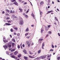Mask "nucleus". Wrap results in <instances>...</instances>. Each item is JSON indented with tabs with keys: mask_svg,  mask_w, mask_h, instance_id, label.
<instances>
[{
	"mask_svg": "<svg viewBox=\"0 0 60 60\" xmlns=\"http://www.w3.org/2000/svg\"><path fill=\"white\" fill-rule=\"evenodd\" d=\"M12 41H13L14 42H15V40L14 39H12Z\"/></svg>",
	"mask_w": 60,
	"mask_h": 60,
	"instance_id": "f704fd0d",
	"label": "nucleus"
},
{
	"mask_svg": "<svg viewBox=\"0 0 60 60\" xmlns=\"http://www.w3.org/2000/svg\"><path fill=\"white\" fill-rule=\"evenodd\" d=\"M17 47L18 49H20V46L19 45H18L17 46Z\"/></svg>",
	"mask_w": 60,
	"mask_h": 60,
	"instance_id": "ea45409f",
	"label": "nucleus"
},
{
	"mask_svg": "<svg viewBox=\"0 0 60 60\" xmlns=\"http://www.w3.org/2000/svg\"><path fill=\"white\" fill-rule=\"evenodd\" d=\"M14 29L16 30V31H17V30H18V28L17 27H15L14 28Z\"/></svg>",
	"mask_w": 60,
	"mask_h": 60,
	"instance_id": "72a5a7b5",
	"label": "nucleus"
},
{
	"mask_svg": "<svg viewBox=\"0 0 60 60\" xmlns=\"http://www.w3.org/2000/svg\"><path fill=\"white\" fill-rule=\"evenodd\" d=\"M22 46L23 47H25V45H23Z\"/></svg>",
	"mask_w": 60,
	"mask_h": 60,
	"instance_id": "13d9d810",
	"label": "nucleus"
},
{
	"mask_svg": "<svg viewBox=\"0 0 60 60\" xmlns=\"http://www.w3.org/2000/svg\"><path fill=\"white\" fill-rule=\"evenodd\" d=\"M25 17L26 18H27L28 17V15H25Z\"/></svg>",
	"mask_w": 60,
	"mask_h": 60,
	"instance_id": "4c0bfd02",
	"label": "nucleus"
},
{
	"mask_svg": "<svg viewBox=\"0 0 60 60\" xmlns=\"http://www.w3.org/2000/svg\"><path fill=\"white\" fill-rule=\"evenodd\" d=\"M24 58L25 60H27V59H28L27 57H26V56H24Z\"/></svg>",
	"mask_w": 60,
	"mask_h": 60,
	"instance_id": "2eb2a0df",
	"label": "nucleus"
},
{
	"mask_svg": "<svg viewBox=\"0 0 60 60\" xmlns=\"http://www.w3.org/2000/svg\"><path fill=\"white\" fill-rule=\"evenodd\" d=\"M29 34V33H26L25 34V36H26V35H28Z\"/></svg>",
	"mask_w": 60,
	"mask_h": 60,
	"instance_id": "2f4dec72",
	"label": "nucleus"
},
{
	"mask_svg": "<svg viewBox=\"0 0 60 60\" xmlns=\"http://www.w3.org/2000/svg\"><path fill=\"white\" fill-rule=\"evenodd\" d=\"M22 0H19L18 1L19 2H21Z\"/></svg>",
	"mask_w": 60,
	"mask_h": 60,
	"instance_id": "603ef678",
	"label": "nucleus"
},
{
	"mask_svg": "<svg viewBox=\"0 0 60 60\" xmlns=\"http://www.w3.org/2000/svg\"><path fill=\"white\" fill-rule=\"evenodd\" d=\"M5 24L6 25H8V26H10V25H11V24L10 23H5Z\"/></svg>",
	"mask_w": 60,
	"mask_h": 60,
	"instance_id": "412c9836",
	"label": "nucleus"
},
{
	"mask_svg": "<svg viewBox=\"0 0 60 60\" xmlns=\"http://www.w3.org/2000/svg\"><path fill=\"white\" fill-rule=\"evenodd\" d=\"M34 26V25H31V26L32 27H33V26Z\"/></svg>",
	"mask_w": 60,
	"mask_h": 60,
	"instance_id": "680f3d73",
	"label": "nucleus"
},
{
	"mask_svg": "<svg viewBox=\"0 0 60 60\" xmlns=\"http://www.w3.org/2000/svg\"><path fill=\"white\" fill-rule=\"evenodd\" d=\"M54 25H56V22L54 23Z\"/></svg>",
	"mask_w": 60,
	"mask_h": 60,
	"instance_id": "6e6d98bb",
	"label": "nucleus"
},
{
	"mask_svg": "<svg viewBox=\"0 0 60 60\" xmlns=\"http://www.w3.org/2000/svg\"><path fill=\"white\" fill-rule=\"evenodd\" d=\"M8 23H11V20H9L8 21Z\"/></svg>",
	"mask_w": 60,
	"mask_h": 60,
	"instance_id": "37998d69",
	"label": "nucleus"
},
{
	"mask_svg": "<svg viewBox=\"0 0 60 60\" xmlns=\"http://www.w3.org/2000/svg\"><path fill=\"white\" fill-rule=\"evenodd\" d=\"M28 56L30 58H35V57H33L32 56H30V55H29Z\"/></svg>",
	"mask_w": 60,
	"mask_h": 60,
	"instance_id": "1a4fd4ad",
	"label": "nucleus"
},
{
	"mask_svg": "<svg viewBox=\"0 0 60 60\" xmlns=\"http://www.w3.org/2000/svg\"><path fill=\"white\" fill-rule=\"evenodd\" d=\"M55 19H56V21H58V19H57V17H55Z\"/></svg>",
	"mask_w": 60,
	"mask_h": 60,
	"instance_id": "bb28decb",
	"label": "nucleus"
},
{
	"mask_svg": "<svg viewBox=\"0 0 60 60\" xmlns=\"http://www.w3.org/2000/svg\"><path fill=\"white\" fill-rule=\"evenodd\" d=\"M53 12V11H48L46 13L47 14H49V13H50V12Z\"/></svg>",
	"mask_w": 60,
	"mask_h": 60,
	"instance_id": "0eeeda50",
	"label": "nucleus"
},
{
	"mask_svg": "<svg viewBox=\"0 0 60 60\" xmlns=\"http://www.w3.org/2000/svg\"><path fill=\"white\" fill-rule=\"evenodd\" d=\"M20 24L21 25H22L24 24V22H23V21L22 20L21 21H20Z\"/></svg>",
	"mask_w": 60,
	"mask_h": 60,
	"instance_id": "f03ea898",
	"label": "nucleus"
},
{
	"mask_svg": "<svg viewBox=\"0 0 60 60\" xmlns=\"http://www.w3.org/2000/svg\"><path fill=\"white\" fill-rule=\"evenodd\" d=\"M11 57H12V58H16V57H15V56L14 55H12V56L11 55Z\"/></svg>",
	"mask_w": 60,
	"mask_h": 60,
	"instance_id": "f8f14e48",
	"label": "nucleus"
},
{
	"mask_svg": "<svg viewBox=\"0 0 60 60\" xmlns=\"http://www.w3.org/2000/svg\"><path fill=\"white\" fill-rule=\"evenodd\" d=\"M39 41H42L43 40V39H39Z\"/></svg>",
	"mask_w": 60,
	"mask_h": 60,
	"instance_id": "473e14b6",
	"label": "nucleus"
},
{
	"mask_svg": "<svg viewBox=\"0 0 60 60\" xmlns=\"http://www.w3.org/2000/svg\"><path fill=\"white\" fill-rule=\"evenodd\" d=\"M44 43H45V42H44L42 43V46L41 48L43 49H44V48L43 47H44L45 45Z\"/></svg>",
	"mask_w": 60,
	"mask_h": 60,
	"instance_id": "7ed1b4c3",
	"label": "nucleus"
},
{
	"mask_svg": "<svg viewBox=\"0 0 60 60\" xmlns=\"http://www.w3.org/2000/svg\"><path fill=\"white\" fill-rule=\"evenodd\" d=\"M15 11H14L13 10V11L12 12V13H13V14H14L15 13Z\"/></svg>",
	"mask_w": 60,
	"mask_h": 60,
	"instance_id": "de8ad7c7",
	"label": "nucleus"
},
{
	"mask_svg": "<svg viewBox=\"0 0 60 60\" xmlns=\"http://www.w3.org/2000/svg\"><path fill=\"white\" fill-rule=\"evenodd\" d=\"M18 53V52L17 51H16L14 52V54L15 55H17Z\"/></svg>",
	"mask_w": 60,
	"mask_h": 60,
	"instance_id": "ddd939ff",
	"label": "nucleus"
},
{
	"mask_svg": "<svg viewBox=\"0 0 60 60\" xmlns=\"http://www.w3.org/2000/svg\"><path fill=\"white\" fill-rule=\"evenodd\" d=\"M48 8H50V6H48Z\"/></svg>",
	"mask_w": 60,
	"mask_h": 60,
	"instance_id": "69168bd1",
	"label": "nucleus"
},
{
	"mask_svg": "<svg viewBox=\"0 0 60 60\" xmlns=\"http://www.w3.org/2000/svg\"><path fill=\"white\" fill-rule=\"evenodd\" d=\"M26 32H27V31H29V29L28 28H27L26 30Z\"/></svg>",
	"mask_w": 60,
	"mask_h": 60,
	"instance_id": "7c9ffc66",
	"label": "nucleus"
},
{
	"mask_svg": "<svg viewBox=\"0 0 60 60\" xmlns=\"http://www.w3.org/2000/svg\"><path fill=\"white\" fill-rule=\"evenodd\" d=\"M40 15H41L42 14V12L40 10Z\"/></svg>",
	"mask_w": 60,
	"mask_h": 60,
	"instance_id": "c756f323",
	"label": "nucleus"
},
{
	"mask_svg": "<svg viewBox=\"0 0 60 60\" xmlns=\"http://www.w3.org/2000/svg\"><path fill=\"white\" fill-rule=\"evenodd\" d=\"M24 53L25 54H26V51H25V52H24Z\"/></svg>",
	"mask_w": 60,
	"mask_h": 60,
	"instance_id": "774afa93",
	"label": "nucleus"
},
{
	"mask_svg": "<svg viewBox=\"0 0 60 60\" xmlns=\"http://www.w3.org/2000/svg\"><path fill=\"white\" fill-rule=\"evenodd\" d=\"M13 4H13V3H11L10 4V5H13Z\"/></svg>",
	"mask_w": 60,
	"mask_h": 60,
	"instance_id": "09e8293b",
	"label": "nucleus"
},
{
	"mask_svg": "<svg viewBox=\"0 0 60 60\" xmlns=\"http://www.w3.org/2000/svg\"><path fill=\"white\" fill-rule=\"evenodd\" d=\"M17 35L18 36H19V34H17Z\"/></svg>",
	"mask_w": 60,
	"mask_h": 60,
	"instance_id": "4d7b16f0",
	"label": "nucleus"
},
{
	"mask_svg": "<svg viewBox=\"0 0 60 60\" xmlns=\"http://www.w3.org/2000/svg\"><path fill=\"white\" fill-rule=\"evenodd\" d=\"M19 10L21 12H22L23 11V9H21V8H19Z\"/></svg>",
	"mask_w": 60,
	"mask_h": 60,
	"instance_id": "f3484780",
	"label": "nucleus"
},
{
	"mask_svg": "<svg viewBox=\"0 0 60 60\" xmlns=\"http://www.w3.org/2000/svg\"><path fill=\"white\" fill-rule=\"evenodd\" d=\"M10 19V18L9 17H7V19H6L7 20L8 19Z\"/></svg>",
	"mask_w": 60,
	"mask_h": 60,
	"instance_id": "a18cd8bd",
	"label": "nucleus"
},
{
	"mask_svg": "<svg viewBox=\"0 0 60 60\" xmlns=\"http://www.w3.org/2000/svg\"><path fill=\"white\" fill-rule=\"evenodd\" d=\"M10 13H12V10L10 11Z\"/></svg>",
	"mask_w": 60,
	"mask_h": 60,
	"instance_id": "8fccbe9b",
	"label": "nucleus"
},
{
	"mask_svg": "<svg viewBox=\"0 0 60 60\" xmlns=\"http://www.w3.org/2000/svg\"><path fill=\"white\" fill-rule=\"evenodd\" d=\"M58 34L59 36H60V33H58Z\"/></svg>",
	"mask_w": 60,
	"mask_h": 60,
	"instance_id": "3c124183",
	"label": "nucleus"
},
{
	"mask_svg": "<svg viewBox=\"0 0 60 60\" xmlns=\"http://www.w3.org/2000/svg\"><path fill=\"white\" fill-rule=\"evenodd\" d=\"M48 33H49V34H51L52 33V32L51 31H49L48 32Z\"/></svg>",
	"mask_w": 60,
	"mask_h": 60,
	"instance_id": "393cba45",
	"label": "nucleus"
},
{
	"mask_svg": "<svg viewBox=\"0 0 60 60\" xmlns=\"http://www.w3.org/2000/svg\"><path fill=\"white\" fill-rule=\"evenodd\" d=\"M26 13H28V10H27L26 12Z\"/></svg>",
	"mask_w": 60,
	"mask_h": 60,
	"instance_id": "338daca9",
	"label": "nucleus"
},
{
	"mask_svg": "<svg viewBox=\"0 0 60 60\" xmlns=\"http://www.w3.org/2000/svg\"><path fill=\"white\" fill-rule=\"evenodd\" d=\"M30 44H31V42H29L28 45V47H29V46H30Z\"/></svg>",
	"mask_w": 60,
	"mask_h": 60,
	"instance_id": "a211bd4d",
	"label": "nucleus"
},
{
	"mask_svg": "<svg viewBox=\"0 0 60 60\" xmlns=\"http://www.w3.org/2000/svg\"><path fill=\"white\" fill-rule=\"evenodd\" d=\"M10 31L11 32H13V29H11L10 30Z\"/></svg>",
	"mask_w": 60,
	"mask_h": 60,
	"instance_id": "58836bf2",
	"label": "nucleus"
},
{
	"mask_svg": "<svg viewBox=\"0 0 60 60\" xmlns=\"http://www.w3.org/2000/svg\"><path fill=\"white\" fill-rule=\"evenodd\" d=\"M43 4H44V2L43 1H42L40 3V4L41 5H42Z\"/></svg>",
	"mask_w": 60,
	"mask_h": 60,
	"instance_id": "9b49d317",
	"label": "nucleus"
},
{
	"mask_svg": "<svg viewBox=\"0 0 60 60\" xmlns=\"http://www.w3.org/2000/svg\"><path fill=\"white\" fill-rule=\"evenodd\" d=\"M10 37H11V38H12V36H11V35H10Z\"/></svg>",
	"mask_w": 60,
	"mask_h": 60,
	"instance_id": "5fc2aeb1",
	"label": "nucleus"
},
{
	"mask_svg": "<svg viewBox=\"0 0 60 60\" xmlns=\"http://www.w3.org/2000/svg\"><path fill=\"white\" fill-rule=\"evenodd\" d=\"M47 57V55H45V56H41L40 57L41 59H44L45 58H46Z\"/></svg>",
	"mask_w": 60,
	"mask_h": 60,
	"instance_id": "f257e3e1",
	"label": "nucleus"
},
{
	"mask_svg": "<svg viewBox=\"0 0 60 60\" xmlns=\"http://www.w3.org/2000/svg\"><path fill=\"white\" fill-rule=\"evenodd\" d=\"M50 0H48V4H49V3H50Z\"/></svg>",
	"mask_w": 60,
	"mask_h": 60,
	"instance_id": "6ab92c4d",
	"label": "nucleus"
},
{
	"mask_svg": "<svg viewBox=\"0 0 60 60\" xmlns=\"http://www.w3.org/2000/svg\"><path fill=\"white\" fill-rule=\"evenodd\" d=\"M38 59H40V57H38Z\"/></svg>",
	"mask_w": 60,
	"mask_h": 60,
	"instance_id": "052dcab7",
	"label": "nucleus"
},
{
	"mask_svg": "<svg viewBox=\"0 0 60 60\" xmlns=\"http://www.w3.org/2000/svg\"><path fill=\"white\" fill-rule=\"evenodd\" d=\"M11 1L12 2H16V1L15 0H11Z\"/></svg>",
	"mask_w": 60,
	"mask_h": 60,
	"instance_id": "a878e982",
	"label": "nucleus"
},
{
	"mask_svg": "<svg viewBox=\"0 0 60 60\" xmlns=\"http://www.w3.org/2000/svg\"><path fill=\"white\" fill-rule=\"evenodd\" d=\"M43 29H41V33H42V32H43Z\"/></svg>",
	"mask_w": 60,
	"mask_h": 60,
	"instance_id": "79ce46f5",
	"label": "nucleus"
},
{
	"mask_svg": "<svg viewBox=\"0 0 60 60\" xmlns=\"http://www.w3.org/2000/svg\"><path fill=\"white\" fill-rule=\"evenodd\" d=\"M52 48H54V46L53 45H52Z\"/></svg>",
	"mask_w": 60,
	"mask_h": 60,
	"instance_id": "c9c22d12",
	"label": "nucleus"
},
{
	"mask_svg": "<svg viewBox=\"0 0 60 60\" xmlns=\"http://www.w3.org/2000/svg\"><path fill=\"white\" fill-rule=\"evenodd\" d=\"M6 11H7V12H10V10H8V9H7L6 10Z\"/></svg>",
	"mask_w": 60,
	"mask_h": 60,
	"instance_id": "cd10ccee",
	"label": "nucleus"
},
{
	"mask_svg": "<svg viewBox=\"0 0 60 60\" xmlns=\"http://www.w3.org/2000/svg\"><path fill=\"white\" fill-rule=\"evenodd\" d=\"M8 46L9 47V48H11V45H9V44H8Z\"/></svg>",
	"mask_w": 60,
	"mask_h": 60,
	"instance_id": "c85d7f7f",
	"label": "nucleus"
},
{
	"mask_svg": "<svg viewBox=\"0 0 60 60\" xmlns=\"http://www.w3.org/2000/svg\"><path fill=\"white\" fill-rule=\"evenodd\" d=\"M14 34L15 35H16V33L15 32H14Z\"/></svg>",
	"mask_w": 60,
	"mask_h": 60,
	"instance_id": "864d4df0",
	"label": "nucleus"
},
{
	"mask_svg": "<svg viewBox=\"0 0 60 60\" xmlns=\"http://www.w3.org/2000/svg\"><path fill=\"white\" fill-rule=\"evenodd\" d=\"M29 53L30 55H33V52H31L30 51H29Z\"/></svg>",
	"mask_w": 60,
	"mask_h": 60,
	"instance_id": "5701e85b",
	"label": "nucleus"
},
{
	"mask_svg": "<svg viewBox=\"0 0 60 60\" xmlns=\"http://www.w3.org/2000/svg\"><path fill=\"white\" fill-rule=\"evenodd\" d=\"M5 48V49H6L8 48V46H7L5 45H4L3 46Z\"/></svg>",
	"mask_w": 60,
	"mask_h": 60,
	"instance_id": "39448f33",
	"label": "nucleus"
},
{
	"mask_svg": "<svg viewBox=\"0 0 60 60\" xmlns=\"http://www.w3.org/2000/svg\"><path fill=\"white\" fill-rule=\"evenodd\" d=\"M41 50H39L38 51V54H39V53H41Z\"/></svg>",
	"mask_w": 60,
	"mask_h": 60,
	"instance_id": "aec40b11",
	"label": "nucleus"
},
{
	"mask_svg": "<svg viewBox=\"0 0 60 60\" xmlns=\"http://www.w3.org/2000/svg\"><path fill=\"white\" fill-rule=\"evenodd\" d=\"M3 41L4 43H6L7 42H8V41L5 40H3Z\"/></svg>",
	"mask_w": 60,
	"mask_h": 60,
	"instance_id": "4be33fe9",
	"label": "nucleus"
},
{
	"mask_svg": "<svg viewBox=\"0 0 60 60\" xmlns=\"http://www.w3.org/2000/svg\"><path fill=\"white\" fill-rule=\"evenodd\" d=\"M27 4L26 2H25L24 3V4Z\"/></svg>",
	"mask_w": 60,
	"mask_h": 60,
	"instance_id": "0e129e2a",
	"label": "nucleus"
},
{
	"mask_svg": "<svg viewBox=\"0 0 60 60\" xmlns=\"http://www.w3.org/2000/svg\"><path fill=\"white\" fill-rule=\"evenodd\" d=\"M47 26L48 28H49V27H50V26H51V25H48Z\"/></svg>",
	"mask_w": 60,
	"mask_h": 60,
	"instance_id": "a19ab883",
	"label": "nucleus"
},
{
	"mask_svg": "<svg viewBox=\"0 0 60 60\" xmlns=\"http://www.w3.org/2000/svg\"><path fill=\"white\" fill-rule=\"evenodd\" d=\"M21 56V55L20 54H19L18 56V57L19 58Z\"/></svg>",
	"mask_w": 60,
	"mask_h": 60,
	"instance_id": "b1692460",
	"label": "nucleus"
},
{
	"mask_svg": "<svg viewBox=\"0 0 60 60\" xmlns=\"http://www.w3.org/2000/svg\"><path fill=\"white\" fill-rule=\"evenodd\" d=\"M52 4H54V2L53 1H52Z\"/></svg>",
	"mask_w": 60,
	"mask_h": 60,
	"instance_id": "e2e57ef3",
	"label": "nucleus"
},
{
	"mask_svg": "<svg viewBox=\"0 0 60 60\" xmlns=\"http://www.w3.org/2000/svg\"><path fill=\"white\" fill-rule=\"evenodd\" d=\"M30 36H27L26 37V38H30Z\"/></svg>",
	"mask_w": 60,
	"mask_h": 60,
	"instance_id": "49530a36",
	"label": "nucleus"
},
{
	"mask_svg": "<svg viewBox=\"0 0 60 60\" xmlns=\"http://www.w3.org/2000/svg\"><path fill=\"white\" fill-rule=\"evenodd\" d=\"M60 57H58V58H57V59L58 60H59V59H60Z\"/></svg>",
	"mask_w": 60,
	"mask_h": 60,
	"instance_id": "c03bdc74",
	"label": "nucleus"
},
{
	"mask_svg": "<svg viewBox=\"0 0 60 60\" xmlns=\"http://www.w3.org/2000/svg\"><path fill=\"white\" fill-rule=\"evenodd\" d=\"M45 28L46 31H48L49 30V28L47 26H45Z\"/></svg>",
	"mask_w": 60,
	"mask_h": 60,
	"instance_id": "423d86ee",
	"label": "nucleus"
},
{
	"mask_svg": "<svg viewBox=\"0 0 60 60\" xmlns=\"http://www.w3.org/2000/svg\"><path fill=\"white\" fill-rule=\"evenodd\" d=\"M13 4H15L17 6H18V3L17 2H15L13 3Z\"/></svg>",
	"mask_w": 60,
	"mask_h": 60,
	"instance_id": "20e7f679",
	"label": "nucleus"
},
{
	"mask_svg": "<svg viewBox=\"0 0 60 60\" xmlns=\"http://www.w3.org/2000/svg\"><path fill=\"white\" fill-rule=\"evenodd\" d=\"M29 43V42L28 41H27V45Z\"/></svg>",
	"mask_w": 60,
	"mask_h": 60,
	"instance_id": "bf43d9fd",
	"label": "nucleus"
},
{
	"mask_svg": "<svg viewBox=\"0 0 60 60\" xmlns=\"http://www.w3.org/2000/svg\"><path fill=\"white\" fill-rule=\"evenodd\" d=\"M54 51V50L53 49H50V51Z\"/></svg>",
	"mask_w": 60,
	"mask_h": 60,
	"instance_id": "e433bc0d",
	"label": "nucleus"
},
{
	"mask_svg": "<svg viewBox=\"0 0 60 60\" xmlns=\"http://www.w3.org/2000/svg\"><path fill=\"white\" fill-rule=\"evenodd\" d=\"M14 45H15V43H13L12 44V47H14Z\"/></svg>",
	"mask_w": 60,
	"mask_h": 60,
	"instance_id": "dca6fc26",
	"label": "nucleus"
},
{
	"mask_svg": "<svg viewBox=\"0 0 60 60\" xmlns=\"http://www.w3.org/2000/svg\"><path fill=\"white\" fill-rule=\"evenodd\" d=\"M12 17H13L14 18H17V17L15 16V15H12Z\"/></svg>",
	"mask_w": 60,
	"mask_h": 60,
	"instance_id": "6e6552de",
	"label": "nucleus"
},
{
	"mask_svg": "<svg viewBox=\"0 0 60 60\" xmlns=\"http://www.w3.org/2000/svg\"><path fill=\"white\" fill-rule=\"evenodd\" d=\"M32 16L33 17V19H35V17H34V15L33 14H31Z\"/></svg>",
	"mask_w": 60,
	"mask_h": 60,
	"instance_id": "4468645a",
	"label": "nucleus"
},
{
	"mask_svg": "<svg viewBox=\"0 0 60 60\" xmlns=\"http://www.w3.org/2000/svg\"><path fill=\"white\" fill-rule=\"evenodd\" d=\"M16 49H11V52H14Z\"/></svg>",
	"mask_w": 60,
	"mask_h": 60,
	"instance_id": "9d476101",
	"label": "nucleus"
}]
</instances>
